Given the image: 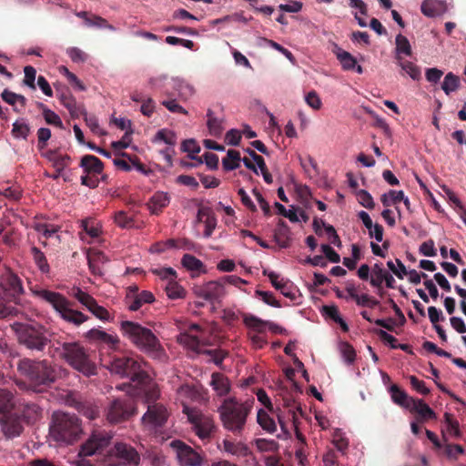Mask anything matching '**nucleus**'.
<instances>
[{"label": "nucleus", "mask_w": 466, "mask_h": 466, "mask_svg": "<svg viewBox=\"0 0 466 466\" xmlns=\"http://www.w3.org/2000/svg\"><path fill=\"white\" fill-rule=\"evenodd\" d=\"M253 405L254 399L245 401H240L236 397L225 399L218 410L224 429L235 436H243Z\"/></svg>", "instance_id": "f257e3e1"}, {"label": "nucleus", "mask_w": 466, "mask_h": 466, "mask_svg": "<svg viewBox=\"0 0 466 466\" xmlns=\"http://www.w3.org/2000/svg\"><path fill=\"white\" fill-rule=\"evenodd\" d=\"M121 330L125 337L150 358L159 360L166 358L165 350L151 329L137 322L125 320L121 322Z\"/></svg>", "instance_id": "f03ea898"}, {"label": "nucleus", "mask_w": 466, "mask_h": 466, "mask_svg": "<svg viewBox=\"0 0 466 466\" xmlns=\"http://www.w3.org/2000/svg\"><path fill=\"white\" fill-rule=\"evenodd\" d=\"M141 363L134 357L121 355L114 356L108 361L103 363V366L112 373L123 378H129L136 385L143 388L150 383L151 379L147 372L142 370Z\"/></svg>", "instance_id": "7ed1b4c3"}, {"label": "nucleus", "mask_w": 466, "mask_h": 466, "mask_svg": "<svg viewBox=\"0 0 466 466\" xmlns=\"http://www.w3.org/2000/svg\"><path fill=\"white\" fill-rule=\"evenodd\" d=\"M50 434L58 442L74 443L82 434V427L78 417L68 412H54Z\"/></svg>", "instance_id": "20e7f679"}, {"label": "nucleus", "mask_w": 466, "mask_h": 466, "mask_svg": "<svg viewBox=\"0 0 466 466\" xmlns=\"http://www.w3.org/2000/svg\"><path fill=\"white\" fill-rule=\"evenodd\" d=\"M12 329L17 336L19 344L31 351L43 352L51 342L50 332L39 323L15 322L12 325Z\"/></svg>", "instance_id": "39448f33"}, {"label": "nucleus", "mask_w": 466, "mask_h": 466, "mask_svg": "<svg viewBox=\"0 0 466 466\" xmlns=\"http://www.w3.org/2000/svg\"><path fill=\"white\" fill-rule=\"evenodd\" d=\"M18 370L25 376L34 387L49 386L56 381L57 372L47 360H21Z\"/></svg>", "instance_id": "423d86ee"}, {"label": "nucleus", "mask_w": 466, "mask_h": 466, "mask_svg": "<svg viewBox=\"0 0 466 466\" xmlns=\"http://www.w3.org/2000/svg\"><path fill=\"white\" fill-rule=\"evenodd\" d=\"M56 351L76 370L86 376L96 374V364L78 342H63L60 347L56 349Z\"/></svg>", "instance_id": "0eeeda50"}, {"label": "nucleus", "mask_w": 466, "mask_h": 466, "mask_svg": "<svg viewBox=\"0 0 466 466\" xmlns=\"http://www.w3.org/2000/svg\"><path fill=\"white\" fill-rule=\"evenodd\" d=\"M35 295L42 300L49 303L61 318L76 326L84 323L89 318L79 310L72 308V303L62 294L47 289H40Z\"/></svg>", "instance_id": "6e6552de"}, {"label": "nucleus", "mask_w": 466, "mask_h": 466, "mask_svg": "<svg viewBox=\"0 0 466 466\" xmlns=\"http://www.w3.org/2000/svg\"><path fill=\"white\" fill-rule=\"evenodd\" d=\"M136 412L134 400L126 397L124 399H116L106 410V420L112 424L120 423L127 420Z\"/></svg>", "instance_id": "1a4fd4ad"}, {"label": "nucleus", "mask_w": 466, "mask_h": 466, "mask_svg": "<svg viewBox=\"0 0 466 466\" xmlns=\"http://www.w3.org/2000/svg\"><path fill=\"white\" fill-rule=\"evenodd\" d=\"M171 447L177 452V458L180 466H204L207 462L203 454H200L182 441H173Z\"/></svg>", "instance_id": "9d476101"}, {"label": "nucleus", "mask_w": 466, "mask_h": 466, "mask_svg": "<svg viewBox=\"0 0 466 466\" xmlns=\"http://www.w3.org/2000/svg\"><path fill=\"white\" fill-rule=\"evenodd\" d=\"M0 287L3 297L8 301L15 303L18 297L24 292L22 280L11 270H7L2 275Z\"/></svg>", "instance_id": "9b49d317"}, {"label": "nucleus", "mask_w": 466, "mask_h": 466, "mask_svg": "<svg viewBox=\"0 0 466 466\" xmlns=\"http://www.w3.org/2000/svg\"><path fill=\"white\" fill-rule=\"evenodd\" d=\"M72 296L77 299L85 308H86L95 317L101 320H109L110 314L108 310L98 305L96 300L88 293L79 288L73 289Z\"/></svg>", "instance_id": "f8f14e48"}, {"label": "nucleus", "mask_w": 466, "mask_h": 466, "mask_svg": "<svg viewBox=\"0 0 466 466\" xmlns=\"http://www.w3.org/2000/svg\"><path fill=\"white\" fill-rule=\"evenodd\" d=\"M193 291L197 297L210 302L218 301L225 295V288L220 279L195 286Z\"/></svg>", "instance_id": "ddd939ff"}, {"label": "nucleus", "mask_w": 466, "mask_h": 466, "mask_svg": "<svg viewBox=\"0 0 466 466\" xmlns=\"http://www.w3.org/2000/svg\"><path fill=\"white\" fill-rule=\"evenodd\" d=\"M155 301L152 292L147 290L139 291L137 285L129 286L127 289L126 303L131 311L138 310L144 304H150Z\"/></svg>", "instance_id": "4468645a"}, {"label": "nucleus", "mask_w": 466, "mask_h": 466, "mask_svg": "<svg viewBox=\"0 0 466 466\" xmlns=\"http://www.w3.org/2000/svg\"><path fill=\"white\" fill-rule=\"evenodd\" d=\"M110 436L104 431L96 430L92 432L88 440L81 446L80 456H92L97 451L106 447L109 443Z\"/></svg>", "instance_id": "2eb2a0df"}, {"label": "nucleus", "mask_w": 466, "mask_h": 466, "mask_svg": "<svg viewBox=\"0 0 466 466\" xmlns=\"http://www.w3.org/2000/svg\"><path fill=\"white\" fill-rule=\"evenodd\" d=\"M188 420L193 425L194 431L201 440L211 437L216 426L213 419L203 414L188 415Z\"/></svg>", "instance_id": "dca6fc26"}, {"label": "nucleus", "mask_w": 466, "mask_h": 466, "mask_svg": "<svg viewBox=\"0 0 466 466\" xmlns=\"http://www.w3.org/2000/svg\"><path fill=\"white\" fill-rule=\"evenodd\" d=\"M167 409L162 405L156 404L148 407L142 420L144 422L154 426H162L167 421Z\"/></svg>", "instance_id": "f3484780"}, {"label": "nucleus", "mask_w": 466, "mask_h": 466, "mask_svg": "<svg viewBox=\"0 0 466 466\" xmlns=\"http://www.w3.org/2000/svg\"><path fill=\"white\" fill-rule=\"evenodd\" d=\"M57 97L73 118H78L84 114V106L76 102L68 89L60 93L57 92Z\"/></svg>", "instance_id": "a211bd4d"}, {"label": "nucleus", "mask_w": 466, "mask_h": 466, "mask_svg": "<svg viewBox=\"0 0 466 466\" xmlns=\"http://www.w3.org/2000/svg\"><path fill=\"white\" fill-rule=\"evenodd\" d=\"M86 337L91 341L107 345L111 349H116L119 343V339L116 335L108 334L104 330L96 329L87 331Z\"/></svg>", "instance_id": "6ab92c4d"}, {"label": "nucleus", "mask_w": 466, "mask_h": 466, "mask_svg": "<svg viewBox=\"0 0 466 466\" xmlns=\"http://www.w3.org/2000/svg\"><path fill=\"white\" fill-rule=\"evenodd\" d=\"M0 424L2 431L7 438H14L22 432L23 427L17 419L8 415V413L2 414L0 417Z\"/></svg>", "instance_id": "aec40b11"}, {"label": "nucleus", "mask_w": 466, "mask_h": 466, "mask_svg": "<svg viewBox=\"0 0 466 466\" xmlns=\"http://www.w3.org/2000/svg\"><path fill=\"white\" fill-rule=\"evenodd\" d=\"M115 450L117 458L122 460L124 462L133 463L135 465L139 463V454L132 446L119 442L116 444Z\"/></svg>", "instance_id": "412c9836"}, {"label": "nucleus", "mask_w": 466, "mask_h": 466, "mask_svg": "<svg viewBox=\"0 0 466 466\" xmlns=\"http://www.w3.org/2000/svg\"><path fill=\"white\" fill-rule=\"evenodd\" d=\"M410 410L418 414V420L420 422L436 419V413L434 410L422 400L415 399L414 402L410 408Z\"/></svg>", "instance_id": "4be33fe9"}, {"label": "nucleus", "mask_w": 466, "mask_h": 466, "mask_svg": "<svg viewBox=\"0 0 466 466\" xmlns=\"http://www.w3.org/2000/svg\"><path fill=\"white\" fill-rule=\"evenodd\" d=\"M87 263L93 275L102 276L101 265L107 261L106 255L100 250H89L87 253Z\"/></svg>", "instance_id": "5701e85b"}, {"label": "nucleus", "mask_w": 466, "mask_h": 466, "mask_svg": "<svg viewBox=\"0 0 466 466\" xmlns=\"http://www.w3.org/2000/svg\"><path fill=\"white\" fill-rule=\"evenodd\" d=\"M80 167H83L85 173L98 176L103 172L104 164L98 157L86 155L81 158Z\"/></svg>", "instance_id": "b1692460"}, {"label": "nucleus", "mask_w": 466, "mask_h": 466, "mask_svg": "<svg viewBox=\"0 0 466 466\" xmlns=\"http://www.w3.org/2000/svg\"><path fill=\"white\" fill-rule=\"evenodd\" d=\"M421 13L428 17L441 15L446 11V5L440 0H424L420 6Z\"/></svg>", "instance_id": "393cba45"}, {"label": "nucleus", "mask_w": 466, "mask_h": 466, "mask_svg": "<svg viewBox=\"0 0 466 466\" xmlns=\"http://www.w3.org/2000/svg\"><path fill=\"white\" fill-rule=\"evenodd\" d=\"M19 411L27 423L35 422L41 416L40 407L34 402L20 403Z\"/></svg>", "instance_id": "a878e982"}, {"label": "nucleus", "mask_w": 466, "mask_h": 466, "mask_svg": "<svg viewBox=\"0 0 466 466\" xmlns=\"http://www.w3.org/2000/svg\"><path fill=\"white\" fill-rule=\"evenodd\" d=\"M263 275L268 276L272 286L279 290L285 297L293 299L295 298L294 293L289 290V281H284L283 279L279 280V274L273 272V271H268L267 269L263 270Z\"/></svg>", "instance_id": "bb28decb"}, {"label": "nucleus", "mask_w": 466, "mask_h": 466, "mask_svg": "<svg viewBox=\"0 0 466 466\" xmlns=\"http://www.w3.org/2000/svg\"><path fill=\"white\" fill-rule=\"evenodd\" d=\"M210 385L218 396H226L230 391V383L228 379L218 372H214L212 374Z\"/></svg>", "instance_id": "cd10ccee"}, {"label": "nucleus", "mask_w": 466, "mask_h": 466, "mask_svg": "<svg viewBox=\"0 0 466 466\" xmlns=\"http://www.w3.org/2000/svg\"><path fill=\"white\" fill-rule=\"evenodd\" d=\"M390 390L394 403L410 410L414 402V398L409 397L408 394L396 384L391 385Z\"/></svg>", "instance_id": "c85d7f7f"}, {"label": "nucleus", "mask_w": 466, "mask_h": 466, "mask_svg": "<svg viewBox=\"0 0 466 466\" xmlns=\"http://www.w3.org/2000/svg\"><path fill=\"white\" fill-rule=\"evenodd\" d=\"M223 449L226 452L238 457H246L250 453L249 448L245 443L228 439L223 441Z\"/></svg>", "instance_id": "c756f323"}, {"label": "nucleus", "mask_w": 466, "mask_h": 466, "mask_svg": "<svg viewBox=\"0 0 466 466\" xmlns=\"http://www.w3.org/2000/svg\"><path fill=\"white\" fill-rule=\"evenodd\" d=\"M1 96L5 102L14 106L15 112H20L26 106L27 100L24 96L15 94L8 89H5Z\"/></svg>", "instance_id": "7c9ffc66"}, {"label": "nucleus", "mask_w": 466, "mask_h": 466, "mask_svg": "<svg viewBox=\"0 0 466 466\" xmlns=\"http://www.w3.org/2000/svg\"><path fill=\"white\" fill-rule=\"evenodd\" d=\"M76 410L89 420H95L99 415V409L96 405L88 401L74 400Z\"/></svg>", "instance_id": "2f4dec72"}, {"label": "nucleus", "mask_w": 466, "mask_h": 466, "mask_svg": "<svg viewBox=\"0 0 466 466\" xmlns=\"http://www.w3.org/2000/svg\"><path fill=\"white\" fill-rule=\"evenodd\" d=\"M169 202L170 198L167 193L157 192L150 198L149 208L153 214L158 215Z\"/></svg>", "instance_id": "473e14b6"}, {"label": "nucleus", "mask_w": 466, "mask_h": 466, "mask_svg": "<svg viewBox=\"0 0 466 466\" xmlns=\"http://www.w3.org/2000/svg\"><path fill=\"white\" fill-rule=\"evenodd\" d=\"M207 117V126L208 128L209 135L216 137H220L224 130V127L222 126L223 119L215 116L214 112L211 109H208Z\"/></svg>", "instance_id": "72a5a7b5"}, {"label": "nucleus", "mask_w": 466, "mask_h": 466, "mask_svg": "<svg viewBox=\"0 0 466 466\" xmlns=\"http://www.w3.org/2000/svg\"><path fill=\"white\" fill-rule=\"evenodd\" d=\"M335 54L344 70H353L357 65L356 58L349 52L335 46Z\"/></svg>", "instance_id": "f704fd0d"}, {"label": "nucleus", "mask_w": 466, "mask_h": 466, "mask_svg": "<svg viewBox=\"0 0 466 466\" xmlns=\"http://www.w3.org/2000/svg\"><path fill=\"white\" fill-rule=\"evenodd\" d=\"M397 64L401 70L410 76L413 80H419L421 76L420 67L414 63L403 59L402 56H398Z\"/></svg>", "instance_id": "c9c22d12"}, {"label": "nucleus", "mask_w": 466, "mask_h": 466, "mask_svg": "<svg viewBox=\"0 0 466 466\" xmlns=\"http://www.w3.org/2000/svg\"><path fill=\"white\" fill-rule=\"evenodd\" d=\"M257 421L268 433H274L277 430L275 420L262 409L258 411Z\"/></svg>", "instance_id": "e433bc0d"}, {"label": "nucleus", "mask_w": 466, "mask_h": 466, "mask_svg": "<svg viewBox=\"0 0 466 466\" xmlns=\"http://www.w3.org/2000/svg\"><path fill=\"white\" fill-rule=\"evenodd\" d=\"M15 405L13 393L5 389H0V413H9Z\"/></svg>", "instance_id": "4c0bfd02"}, {"label": "nucleus", "mask_w": 466, "mask_h": 466, "mask_svg": "<svg viewBox=\"0 0 466 466\" xmlns=\"http://www.w3.org/2000/svg\"><path fill=\"white\" fill-rule=\"evenodd\" d=\"M396 44V55L395 59L398 60V56H402L405 55L407 56H410L412 54L411 46L408 40V38L401 34H399L395 39Z\"/></svg>", "instance_id": "58836bf2"}, {"label": "nucleus", "mask_w": 466, "mask_h": 466, "mask_svg": "<svg viewBox=\"0 0 466 466\" xmlns=\"http://www.w3.org/2000/svg\"><path fill=\"white\" fill-rule=\"evenodd\" d=\"M323 314L331 319L334 322L339 324L344 332L349 330V326L346 321L341 318L337 306H324L322 309Z\"/></svg>", "instance_id": "ea45409f"}, {"label": "nucleus", "mask_w": 466, "mask_h": 466, "mask_svg": "<svg viewBox=\"0 0 466 466\" xmlns=\"http://www.w3.org/2000/svg\"><path fill=\"white\" fill-rule=\"evenodd\" d=\"M241 161L240 153L234 149H229L227 157L222 159V165L225 170L231 171L239 167Z\"/></svg>", "instance_id": "a19ab883"}, {"label": "nucleus", "mask_w": 466, "mask_h": 466, "mask_svg": "<svg viewBox=\"0 0 466 466\" xmlns=\"http://www.w3.org/2000/svg\"><path fill=\"white\" fill-rule=\"evenodd\" d=\"M387 270H385L380 264L376 263L371 270V276L370 279V283L372 287L377 289H381V284L383 283V279L387 274Z\"/></svg>", "instance_id": "79ce46f5"}, {"label": "nucleus", "mask_w": 466, "mask_h": 466, "mask_svg": "<svg viewBox=\"0 0 466 466\" xmlns=\"http://www.w3.org/2000/svg\"><path fill=\"white\" fill-rule=\"evenodd\" d=\"M177 134L167 128L159 129L153 139V142L163 141L168 146L174 147L177 144Z\"/></svg>", "instance_id": "37998d69"}, {"label": "nucleus", "mask_w": 466, "mask_h": 466, "mask_svg": "<svg viewBox=\"0 0 466 466\" xmlns=\"http://www.w3.org/2000/svg\"><path fill=\"white\" fill-rule=\"evenodd\" d=\"M181 150L183 152L188 153V157L191 159H197L198 164H202V157H196L193 154H198L200 152V147L198 145L195 139H186L181 144Z\"/></svg>", "instance_id": "c03bdc74"}, {"label": "nucleus", "mask_w": 466, "mask_h": 466, "mask_svg": "<svg viewBox=\"0 0 466 466\" xmlns=\"http://www.w3.org/2000/svg\"><path fill=\"white\" fill-rule=\"evenodd\" d=\"M460 86V78L453 73H448L441 84V89L446 95H450L451 92L456 91Z\"/></svg>", "instance_id": "a18cd8bd"}, {"label": "nucleus", "mask_w": 466, "mask_h": 466, "mask_svg": "<svg viewBox=\"0 0 466 466\" xmlns=\"http://www.w3.org/2000/svg\"><path fill=\"white\" fill-rule=\"evenodd\" d=\"M243 320L247 327L252 329L258 333L265 332L268 321L262 320L253 315H245Z\"/></svg>", "instance_id": "49530a36"}, {"label": "nucleus", "mask_w": 466, "mask_h": 466, "mask_svg": "<svg viewBox=\"0 0 466 466\" xmlns=\"http://www.w3.org/2000/svg\"><path fill=\"white\" fill-rule=\"evenodd\" d=\"M182 265L191 271H205L204 264L201 260L190 254H185L181 259Z\"/></svg>", "instance_id": "de8ad7c7"}, {"label": "nucleus", "mask_w": 466, "mask_h": 466, "mask_svg": "<svg viewBox=\"0 0 466 466\" xmlns=\"http://www.w3.org/2000/svg\"><path fill=\"white\" fill-rule=\"evenodd\" d=\"M31 253L33 255L34 261L40 271L42 273H48L50 268L45 254L36 247L31 248Z\"/></svg>", "instance_id": "09e8293b"}, {"label": "nucleus", "mask_w": 466, "mask_h": 466, "mask_svg": "<svg viewBox=\"0 0 466 466\" xmlns=\"http://www.w3.org/2000/svg\"><path fill=\"white\" fill-rule=\"evenodd\" d=\"M403 199V191L390 190L380 198L382 205L386 208L392 204H398Z\"/></svg>", "instance_id": "8fccbe9b"}, {"label": "nucleus", "mask_w": 466, "mask_h": 466, "mask_svg": "<svg viewBox=\"0 0 466 466\" xmlns=\"http://www.w3.org/2000/svg\"><path fill=\"white\" fill-rule=\"evenodd\" d=\"M166 292L169 299H182L186 295V290L175 281H170L166 287Z\"/></svg>", "instance_id": "3c124183"}, {"label": "nucleus", "mask_w": 466, "mask_h": 466, "mask_svg": "<svg viewBox=\"0 0 466 466\" xmlns=\"http://www.w3.org/2000/svg\"><path fill=\"white\" fill-rule=\"evenodd\" d=\"M29 133L30 127L26 123L15 121L13 124L12 134L15 138L26 139Z\"/></svg>", "instance_id": "603ef678"}, {"label": "nucleus", "mask_w": 466, "mask_h": 466, "mask_svg": "<svg viewBox=\"0 0 466 466\" xmlns=\"http://www.w3.org/2000/svg\"><path fill=\"white\" fill-rule=\"evenodd\" d=\"M0 195H3L6 198L15 201L19 200L22 197V193L19 187L14 186L0 187Z\"/></svg>", "instance_id": "864d4df0"}, {"label": "nucleus", "mask_w": 466, "mask_h": 466, "mask_svg": "<svg viewBox=\"0 0 466 466\" xmlns=\"http://www.w3.org/2000/svg\"><path fill=\"white\" fill-rule=\"evenodd\" d=\"M357 197H358L359 203L361 206H363L364 208H369V209L374 208L375 203L373 201L371 195L368 191H366L364 189H360L357 192Z\"/></svg>", "instance_id": "5fc2aeb1"}, {"label": "nucleus", "mask_w": 466, "mask_h": 466, "mask_svg": "<svg viewBox=\"0 0 466 466\" xmlns=\"http://www.w3.org/2000/svg\"><path fill=\"white\" fill-rule=\"evenodd\" d=\"M115 223L123 228H131L133 219L129 218L125 211H118L114 216Z\"/></svg>", "instance_id": "6e6d98bb"}, {"label": "nucleus", "mask_w": 466, "mask_h": 466, "mask_svg": "<svg viewBox=\"0 0 466 466\" xmlns=\"http://www.w3.org/2000/svg\"><path fill=\"white\" fill-rule=\"evenodd\" d=\"M43 116L48 125H53L59 128L64 127L60 116L51 109H45V115H43Z\"/></svg>", "instance_id": "4d7b16f0"}, {"label": "nucleus", "mask_w": 466, "mask_h": 466, "mask_svg": "<svg viewBox=\"0 0 466 466\" xmlns=\"http://www.w3.org/2000/svg\"><path fill=\"white\" fill-rule=\"evenodd\" d=\"M24 73H25V78H24L25 85H26L27 86H29L32 89H35V76H36V70L32 66H26L24 68Z\"/></svg>", "instance_id": "13d9d810"}, {"label": "nucleus", "mask_w": 466, "mask_h": 466, "mask_svg": "<svg viewBox=\"0 0 466 466\" xmlns=\"http://www.w3.org/2000/svg\"><path fill=\"white\" fill-rule=\"evenodd\" d=\"M256 295L261 299L266 304L269 305V306H272V307H275V308H280L281 305L280 303L279 302V300H277L273 294L269 291H263V290H257L256 291Z\"/></svg>", "instance_id": "bf43d9fd"}, {"label": "nucleus", "mask_w": 466, "mask_h": 466, "mask_svg": "<svg viewBox=\"0 0 466 466\" xmlns=\"http://www.w3.org/2000/svg\"><path fill=\"white\" fill-rule=\"evenodd\" d=\"M66 53L75 63H83L87 59V55L78 47H70Z\"/></svg>", "instance_id": "052dcab7"}, {"label": "nucleus", "mask_w": 466, "mask_h": 466, "mask_svg": "<svg viewBox=\"0 0 466 466\" xmlns=\"http://www.w3.org/2000/svg\"><path fill=\"white\" fill-rule=\"evenodd\" d=\"M411 387L422 395H428L430 393V390L426 387L425 382L423 380H419L416 376L409 377Z\"/></svg>", "instance_id": "680f3d73"}, {"label": "nucleus", "mask_w": 466, "mask_h": 466, "mask_svg": "<svg viewBox=\"0 0 466 466\" xmlns=\"http://www.w3.org/2000/svg\"><path fill=\"white\" fill-rule=\"evenodd\" d=\"M289 233V228L287 225V223L279 219L277 228L275 229V237L278 239V241H281L288 238Z\"/></svg>", "instance_id": "e2e57ef3"}, {"label": "nucleus", "mask_w": 466, "mask_h": 466, "mask_svg": "<svg viewBox=\"0 0 466 466\" xmlns=\"http://www.w3.org/2000/svg\"><path fill=\"white\" fill-rule=\"evenodd\" d=\"M306 103L315 110H319L321 106V100L316 91L309 92L305 96Z\"/></svg>", "instance_id": "0e129e2a"}, {"label": "nucleus", "mask_w": 466, "mask_h": 466, "mask_svg": "<svg viewBox=\"0 0 466 466\" xmlns=\"http://www.w3.org/2000/svg\"><path fill=\"white\" fill-rule=\"evenodd\" d=\"M420 253L426 257H434L437 255L436 248L434 247V241L432 239H429L423 242L420 246Z\"/></svg>", "instance_id": "69168bd1"}, {"label": "nucleus", "mask_w": 466, "mask_h": 466, "mask_svg": "<svg viewBox=\"0 0 466 466\" xmlns=\"http://www.w3.org/2000/svg\"><path fill=\"white\" fill-rule=\"evenodd\" d=\"M321 251L326 258L332 263L340 262V256L328 244L321 245Z\"/></svg>", "instance_id": "338daca9"}, {"label": "nucleus", "mask_w": 466, "mask_h": 466, "mask_svg": "<svg viewBox=\"0 0 466 466\" xmlns=\"http://www.w3.org/2000/svg\"><path fill=\"white\" fill-rule=\"evenodd\" d=\"M51 137V130L49 128L41 127L37 131L38 148L43 149L46 147V143Z\"/></svg>", "instance_id": "774afa93"}]
</instances>
